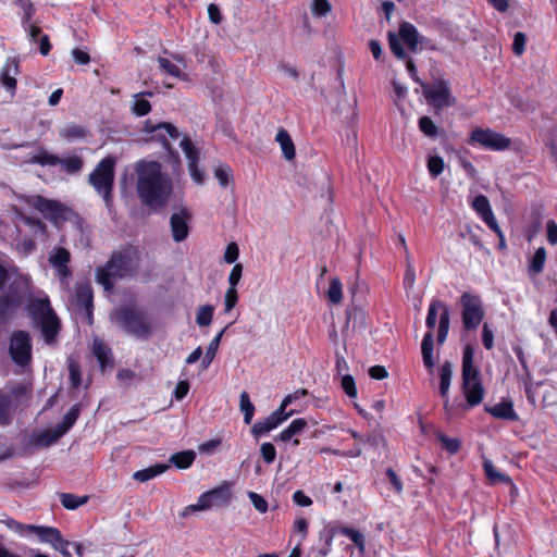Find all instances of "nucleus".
Masks as SVG:
<instances>
[{"mask_svg": "<svg viewBox=\"0 0 557 557\" xmlns=\"http://www.w3.org/2000/svg\"><path fill=\"white\" fill-rule=\"evenodd\" d=\"M134 171L137 175V194L141 202L154 210L165 207L173 191V182L162 172L161 164L143 159L134 164Z\"/></svg>", "mask_w": 557, "mask_h": 557, "instance_id": "f257e3e1", "label": "nucleus"}, {"mask_svg": "<svg viewBox=\"0 0 557 557\" xmlns=\"http://www.w3.org/2000/svg\"><path fill=\"white\" fill-rule=\"evenodd\" d=\"M139 268V258L135 250L114 253L111 259L96 270L97 282L106 290H111L117 278L133 275Z\"/></svg>", "mask_w": 557, "mask_h": 557, "instance_id": "f03ea898", "label": "nucleus"}, {"mask_svg": "<svg viewBox=\"0 0 557 557\" xmlns=\"http://www.w3.org/2000/svg\"><path fill=\"white\" fill-rule=\"evenodd\" d=\"M461 392L466 399L465 407L473 408L479 406L485 396L481 372L474 366V349L467 345L462 354Z\"/></svg>", "mask_w": 557, "mask_h": 557, "instance_id": "7ed1b4c3", "label": "nucleus"}, {"mask_svg": "<svg viewBox=\"0 0 557 557\" xmlns=\"http://www.w3.org/2000/svg\"><path fill=\"white\" fill-rule=\"evenodd\" d=\"M27 310L36 325L41 330L47 343H52L60 330V322L53 312L47 294L38 292L28 298Z\"/></svg>", "mask_w": 557, "mask_h": 557, "instance_id": "20e7f679", "label": "nucleus"}, {"mask_svg": "<svg viewBox=\"0 0 557 557\" xmlns=\"http://www.w3.org/2000/svg\"><path fill=\"white\" fill-rule=\"evenodd\" d=\"M8 529L15 532L21 537L32 539L37 537L39 542L51 544L52 547L61 554L67 556L69 541L64 540L61 532L53 527L24 524L12 518H7L0 521Z\"/></svg>", "mask_w": 557, "mask_h": 557, "instance_id": "39448f33", "label": "nucleus"}, {"mask_svg": "<svg viewBox=\"0 0 557 557\" xmlns=\"http://www.w3.org/2000/svg\"><path fill=\"white\" fill-rule=\"evenodd\" d=\"M114 165L113 157L102 159L94 171L89 174V183L96 193L102 197L106 206L112 205V188L114 183Z\"/></svg>", "mask_w": 557, "mask_h": 557, "instance_id": "423d86ee", "label": "nucleus"}, {"mask_svg": "<svg viewBox=\"0 0 557 557\" xmlns=\"http://www.w3.org/2000/svg\"><path fill=\"white\" fill-rule=\"evenodd\" d=\"M307 394L306 389L296 391L294 394H289L281 403V406L277 410L273 411L269 417L264 420L258 421L253 424L251 429V433L256 437H260L270 433L272 430L276 429L283 422H285L289 417L293 416L294 411L286 412L287 406H289L294 400L298 399L301 396Z\"/></svg>", "mask_w": 557, "mask_h": 557, "instance_id": "0eeeda50", "label": "nucleus"}, {"mask_svg": "<svg viewBox=\"0 0 557 557\" xmlns=\"http://www.w3.org/2000/svg\"><path fill=\"white\" fill-rule=\"evenodd\" d=\"M232 499V491L227 484H223L211 491L202 493L196 504L186 506L181 512V517L186 518L196 511L210 510L218 507L227 506Z\"/></svg>", "mask_w": 557, "mask_h": 557, "instance_id": "6e6552de", "label": "nucleus"}, {"mask_svg": "<svg viewBox=\"0 0 557 557\" xmlns=\"http://www.w3.org/2000/svg\"><path fill=\"white\" fill-rule=\"evenodd\" d=\"M114 318L127 333L136 337L148 338L151 334V323L149 320L140 312L131 308L116 310Z\"/></svg>", "mask_w": 557, "mask_h": 557, "instance_id": "1a4fd4ad", "label": "nucleus"}, {"mask_svg": "<svg viewBox=\"0 0 557 557\" xmlns=\"http://www.w3.org/2000/svg\"><path fill=\"white\" fill-rule=\"evenodd\" d=\"M470 145H478L485 150L504 151L511 146V139L492 128L475 127L469 137Z\"/></svg>", "mask_w": 557, "mask_h": 557, "instance_id": "9d476101", "label": "nucleus"}, {"mask_svg": "<svg viewBox=\"0 0 557 557\" xmlns=\"http://www.w3.org/2000/svg\"><path fill=\"white\" fill-rule=\"evenodd\" d=\"M30 203L44 215V218L50 220L55 225L70 221L74 216V212L70 207L57 200L35 196Z\"/></svg>", "mask_w": 557, "mask_h": 557, "instance_id": "9b49d317", "label": "nucleus"}, {"mask_svg": "<svg viewBox=\"0 0 557 557\" xmlns=\"http://www.w3.org/2000/svg\"><path fill=\"white\" fill-rule=\"evenodd\" d=\"M143 133L145 134V141L159 143L166 150H170V140L178 138L177 128L166 122L154 123L151 120H146L143 125Z\"/></svg>", "mask_w": 557, "mask_h": 557, "instance_id": "f8f14e48", "label": "nucleus"}, {"mask_svg": "<svg viewBox=\"0 0 557 557\" xmlns=\"http://www.w3.org/2000/svg\"><path fill=\"white\" fill-rule=\"evenodd\" d=\"M437 317L440 318L437 342L442 345L446 341L449 331V309L445 302L432 299L425 319V324L430 330L435 327Z\"/></svg>", "mask_w": 557, "mask_h": 557, "instance_id": "ddd939ff", "label": "nucleus"}, {"mask_svg": "<svg viewBox=\"0 0 557 557\" xmlns=\"http://www.w3.org/2000/svg\"><path fill=\"white\" fill-rule=\"evenodd\" d=\"M461 319L467 331L476 330L484 318L482 301L479 296L465 293L461 296Z\"/></svg>", "mask_w": 557, "mask_h": 557, "instance_id": "4468645a", "label": "nucleus"}, {"mask_svg": "<svg viewBox=\"0 0 557 557\" xmlns=\"http://www.w3.org/2000/svg\"><path fill=\"white\" fill-rule=\"evenodd\" d=\"M423 95L428 102L436 109L455 106L456 98L451 95L449 84L446 81H436L432 85L421 84Z\"/></svg>", "mask_w": 557, "mask_h": 557, "instance_id": "2eb2a0df", "label": "nucleus"}, {"mask_svg": "<svg viewBox=\"0 0 557 557\" xmlns=\"http://www.w3.org/2000/svg\"><path fill=\"white\" fill-rule=\"evenodd\" d=\"M12 360L18 366H26L32 359L30 336L25 331H17L12 334L9 347Z\"/></svg>", "mask_w": 557, "mask_h": 557, "instance_id": "dca6fc26", "label": "nucleus"}, {"mask_svg": "<svg viewBox=\"0 0 557 557\" xmlns=\"http://www.w3.org/2000/svg\"><path fill=\"white\" fill-rule=\"evenodd\" d=\"M48 262L62 284L72 275V271L69 265L71 262V253L67 249L63 247H54L49 252Z\"/></svg>", "mask_w": 557, "mask_h": 557, "instance_id": "f3484780", "label": "nucleus"}, {"mask_svg": "<svg viewBox=\"0 0 557 557\" xmlns=\"http://www.w3.org/2000/svg\"><path fill=\"white\" fill-rule=\"evenodd\" d=\"M180 146L185 153V157L188 161V170L193 181L196 184H202L205 181V172L198 166L199 161V151L191 143L188 137H184Z\"/></svg>", "mask_w": 557, "mask_h": 557, "instance_id": "a211bd4d", "label": "nucleus"}, {"mask_svg": "<svg viewBox=\"0 0 557 557\" xmlns=\"http://www.w3.org/2000/svg\"><path fill=\"white\" fill-rule=\"evenodd\" d=\"M471 207L491 230H493L498 236H502V230L495 219V215L493 213V210L486 196H476L472 200Z\"/></svg>", "mask_w": 557, "mask_h": 557, "instance_id": "6ab92c4d", "label": "nucleus"}, {"mask_svg": "<svg viewBox=\"0 0 557 557\" xmlns=\"http://www.w3.org/2000/svg\"><path fill=\"white\" fill-rule=\"evenodd\" d=\"M190 214L186 209H181L171 215V231L173 239L177 243L183 242L188 236V221Z\"/></svg>", "mask_w": 557, "mask_h": 557, "instance_id": "aec40b11", "label": "nucleus"}, {"mask_svg": "<svg viewBox=\"0 0 557 557\" xmlns=\"http://www.w3.org/2000/svg\"><path fill=\"white\" fill-rule=\"evenodd\" d=\"M91 350L92 355L97 358L102 371H104L107 368H112V351L101 338H94Z\"/></svg>", "mask_w": 557, "mask_h": 557, "instance_id": "412c9836", "label": "nucleus"}, {"mask_svg": "<svg viewBox=\"0 0 557 557\" xmlns=\"http://www.w3.org/2000/svg\"><path fill=\"white\" fill-rule=\"evenodd\" d=\"M453 379V364L445 361L440 369V394L444 399V408L448 410L449 398L448 393Z\"/></svg>", "mask_w": 557, "mask_h": 557, "instance_id": "4be33fe9", "label": "nucleus"}, {"mask_svg": "<svg viewBox=\"0 0 557 557\" xmlns=\"http://www.w3.org/2000/svg\"><path fill=\"white\" fill-rule=\"evenodd\" d=\"M76 298L85 311L88 324L92 323V290L88 284L78 285L76 288Z\"/></svg>", "mask_w": 557, "mask_h": 557, "instance_id": "5701e85b", "label": "nucleus"}, {"mask_svg": "<svg viewBox=\"0 0 557 557\" xmlns=\"http://www.w3.org/2000/svg\"><path fill=\"white\" fill-rule=\"evenodd\" d=\"M483 469H484L486 478L488 479V481L492 484L506 483V484L510 485L511 493L517 492V486L513 484L511 479L508 475H506L505 473L498 471L497 468L494 466V463L491 460L484 459Z\"/></svg>", "mask_w": 557, "mask_h": 557, "instance_id": "b1692460", "label": "nucleus"}, {"mask_svg": "<svg viewBox=\"0 0 557 557\" xmlns=\"http://www.w3.org/2000/svg\"><path fill=\"white\" fill-rule=\"evenodd\" d=\"M79 414V409L77 406H73L64 416L61 423H59L51 432L52 436L50 442L57 441L62 435H64L76 422Z\"/></svg>", "mask_w": 557, "mask_h": 557, "instance_id": "393cba45", "label": "nucleus"}, {"mask_svg": "<svg viewBox=\"0 0 557 557\" xmlns=\"http://www.w3.org/2000/svg\"><path fill=\"white\" fill-rule=\"evenodd\" d=\"M486 411L497 419H505L515 421L518 416L513 409V405L510 400H503L493 407H486Z\"/></svg>", "mask_w": 557, "mask_h": 557, "instance_id": "a878e982", "label": "nucleus"}, {"mask_svg": "<svg viewBox=\"0 0 557 557\" xmlns=\"http://www.w3.org/2000/svg\"><path fill=\"white\" fill-rule=\"evenodd\" d=\"M59 135L67 143L83 139L88 135V131L79 124L69 123L59 129Z\"/></svg>", "mask_w": 557, "mask_h": 557, "instance_id": "bb28decb", "label": "nucleus"}, {"mask_svg": "<svg viewBox=\"0 0 557 557\" xmlns=\"http://www.w3.org/2000/svg\"><path fill=\"white\" fill-rule=\"evenodd\" d=\"M434 337L432 331L424 334L421 343L422 360L425 368L433 369L435 360L433 358Z\"/></svg>", "mask_w": 557, "mask_h": 557, "instance_id": "cd10ccee", "label": "nucleus"}, {"mask_svg": "<svg viewBox=\"0 0 557 557\" xmlns=\"http://www.w3.org/2000/svg\"><path fill=\"white\" fill-rule=\"evenodd\" d=\"M399 37L405 41L407 47L414 51L419 44L418 29L410 23L404 22L399 27Z\"/></svg>", "mask_w": 557, "mask_h": 557, "instance_id": "c85d7f7f", "label": "nucleus"}, {"mask_svg": "<svg viewBox=\"0 0 557 557\" xmlns=\"http://www.w3.org/2000/svg\"><path fill=\"white\" fill-rule=\"evenodd\" d=\"M275 140L281 147L284 158L288 161L293 160L296 156V150L287 131L284 128L278 129Z\"/></svg>", "mask_w": 557, "mask_h": 557, "instance_id": "c756f323", "label": "nucleus"}, {"mask_svg": "<svg viewBox=\"0 0 557 557\" xmlns=\"http://www.w3.org/2000/svg\"><path fill=\"white\" fill-rule=\"evenodd\" d=\"M547 252L544 247H539L532 258L529 260L528 273L530 276H535L543 272Z\"/></svg>", "mask_w": 557, "mask_h": 557, "instance_id": "7c9ffc66", "label": "nucleus"}, {"mask_svg": "<svg viewBox=\"0 0 557 557\" xmlns=\"http://www.w3.org/2000/svg\"><path fill=\"white\" fill-rule=\"evenodd\" d=\"M168 469H169V465L157 463V465L150 466L146 469L136 471L133 474V479L138 482H147V481L152 480L156 476L164 473Z\"/></svg>", "mask_w": 557, "mask_h": 557, "instance_id": "2f4dec72", "label": "nucleus"}, {"mask_svg": "<svg viewBox=\"0 0 557 557\" xmlns=\"http://www.w3.org/2000/svg\"><path fill=\"white\" fill-rule=\"evenodd\" d=\"M22 302V297L14 290H9L0 299V318L5 317L9 312L17 308Z\"/></svg>", "mask_w": 557, "mask_h": 557, "instance_id": "473e14b6", "label": "nucleus"}, {"mask_svg": "<svg viewBox=\"0 0 557 557\" xmlns=\"http://www.w3.org/2000/svg\"><path fill=\"white\" fill-rule=\"evenodd\" d=\"M307 426V421L304 418H298L292 421V423L284 429L277 436L276 440L287 442L295 435H299Z\"/></svg>", "mask_w": 557, "mask_h": 557, "instance_id": "72a5a7b5", "label": "nucleus"}, {"mask_svg": "<svg viewBox=\"0 0 557 557\" xmlns=\"http://www.w3.org/2000/svg\"><path fill=\"white\" fill-rule=\"evenodd\" d=\"M144 96H151V92H139L133 96L132 112L137 116H145L151 111V104Z\"/></svg>", "mask_w": 557, "mask_h": 557, "instance_id": "f704fd0d", "label": "nucleus"}, {"mask_svg": "<svg viewBox=\"0 0 557 557\" xmlns=\"http://www.w3.org/2000/svg\"><path fill=\"white\" fill-rule=\"evenodd\" d=\"M225 330H226V327H224L220 333H218L209 343L206 354L201 360L202 369H207L213 361V359L216 355V351L220 347V343H221V339H222V336H223Z\"/></svg>", "mask_w": 557, "mask_h": 557, "instance_id": "c9c22d12", "label": "nucleus"}, {"mask_svg": "<svg viewBox=\"0 0 557 557\" xmlns=\"http://www.w3.org/2000/svg\"><path fill=\"white\" fill-rule=\"evenodd\" d=\"M196 459V453L194 450H184L173 454L170 457V461L180 469L189 468Z\"/></svg>", "mask_w": 557, "mask_h": 557, "instance_id": "e433bc0d", "label": "nucleus"}, {"mask_svg": "<svg viewBox=\"0 0 557 557\" xmlns=\"http://www.w3.org/2000/svg\"><path fill=\"white\" fill-rule=\"evenodd\" d=\"M60 502L64 508H66L69 510H75L79 506H83L88 502V496L87 495L77 496V495L71 494V493H62L60 495Z\"/></svg>", "mask_w": 557, "mask_h": 557, "instance_id": "4c0bfd02", "label": "nucleus"}, {"mask_svg": "<svg viewBox=\"0 0 557 557\" xmlns=\"http://www.w3.org/2000/svg\"><path fill=\"white\" fill-rule=\"evenodd\" d=\"M214 307L212 305H202L197 309L196 323L200 327L209 326L212 322Z\"/></svg>", "mask_w": 557, "mask_h": 557, "instance_id": "58836bf2", "label": "nucleus"}, {"mask_svg": "<svg viewBox=\"0 0 557 557\" xmlns=\"http://www.w3.org/2000/svg\"><path fill=\"white\" fill-rule=\"evenodd\" d=\"M160 69L168 75L175 78H184L185 75L181 71L180 66L168 58L159 57L157 59Z\"/></svg>", "mask_w": 557, "mask_h": 557, "instance_id": "ea45409f", "label": "nucleus"}, {"mask_svg": "<svg viewBox=\"0 0 557 557\" xmlns=\"http://www.w3.org/2000/svg\"><path fill=\"white\" fill-rule=\"evenodd\" d=\"M239 406H240V410L244 414V422L246 424H250L252 421L253 413H255V406L251 403L250 397L247 392L240 393Z\"/></svg>", "mask_w": 557, "mask_h": 557, "instance_id": "a19ab883", "label": "nucleus"}, {"mask_svg": "<svg viewBox=\"0 0 557 557\" xmlns=\"http://www.w3.org/2000/svg\"><path fill=\"white\" fill-rule=\"evenodd\" d=\"M62 170L69 174L77 173L83 168V160L79 157H69L64 159L59 158V163Z\"/></svg>", "mask_w": 557, "mask_h": 557, "instance_id": "79ce46f5", "label": "nucleus"}, {"mask_svg": "<svg viewBox=\"0 0 557 557\" xmlns=\"http://www.w3.org/2000/svg\"><path fill=\"white\" fill-rule=\"evenodd\" d=\"M310 10L314 17L321 18L331 13L332 4L329 0H312Z\"/></svg>", "mask_w": 557, "mask_h": 557, "instance_id": "37998d69", "label": "nucleus"}, {"mask_svg": "<svg viewBox=\"0 0 557 557\" xmlns=\"http://www.w3.org/2000/svg\"><path fill=\"white\" fill-rule=\"evenodd\" d=\"M29 162L40 165H57L59 163V158L46 150H40L38 153L30 157Z\"/></svg>", "mask_w": 557, "mask_h": 557, "instance_id": "c03bdc74", "label": "nucleus"}, {"mask_svg": "<svg viewBox=\"0 0 557 557\" xmlns=\"http://www.w3.org/2000/svg\"><path fill=\"white\" fill-rule=\"evenodd\" d=\"M327 297L331 302L339 304L343 299V286L339 278L334 277L330 282V287L327 290Z\"/></svg>", "mask_w": 557, "mask_h": 557, "instance_id": "a18cd8bd", "label": "nucleus"}, {"mask_svg": "<svg viewBox=\"0 0 557 557\" xmlns=\"http://www.w3.org/2000/svg\"><path fill=\"white\" fill-rule=\"evenodd\" d=\"M341 533L350 539L356 544L360 553L364 552L366 543L364 536L362 535L361 532L351 528H343L341 530Z\"/></svg>", "mask_w": 557, "mask_h": 557, "instance_id": "49530a36", "label": "nucleus"}, {"mask_svg": "<svg viewBox=\"0 0 557 557\" xmlns=\"http://www.w3.org/2000/svg\"><path fill=\"white\" fill-rule=\"evenodd\" d=\"M419 129L430 138H435L438 135L437 126L429 116L419 119Z\"/></svg>", "mask_w": 557, "mask_h": 557, "instance_id": "de8ad7c7", "label": "nucleus"}, {"mask_svg": "<svg viewBox=\"0 0 557 557\" xmlns=\"http://www.w3.org/2000/svg\"><path fill=\"white\" fill-rule=\"evenodd\" d=\"M444 159L440 156H431L428 159V170L432 177H437L444 171Z\"/></svg>", "mask_w": 557, "mask_h": 557, "instance_id": "09e8293b", "label": "nucleus"}, {"mask_svg": "<svg viewBox=\"0 0 557 557\" xmlns=\"http://www.w3.org/2000/svg\"><path fill=\"white\" fill-rule=\"evenodd\" d=\"M214 176L221 187H226L232 180V169L226 164H221L215 168Z\"/></svg>", "mask_w": 557, "mask_h": 557, "instance_id": "8fccbe9b", "label": "nucleus"}, {"mask_svg": "<svg viewBox=\"0 0 557 557\" xmlns=\"http://www.w3.org/2000/svg\"><path fill=\"white\" fill-rule=\"evenodd\" d=\"M388 44H389V48H391L392 52L395 54L396 58H398V59L406 58V52L400 44V38L396 34L388 33Z\"/></svg>", "mask_w": 557, "mask_h": 557, "instance_id": "3c124183", "label": "nucleus"}, {"mask_svg": "<svg viewBox=\"0 0 557 557\" xmlns=\"http://www.w3.org/2000/svg\"><path fill=\"white\" fill-rule=\"evenodd\" d=\"M437 440L442 443L444 448L450 454H455L460 448V442L455 437H448L443 433H437Z\"/></svg>", "mask_w": 557, "mask_h": 557, "instance_id": "603ef678", "label": "nucleus"}, {"mask_svg": "<svg viewBox=\"0 0 557 557\" xmlns=\"http://www.w3.org/2000/svg\"><path fill=\"white\" fill-rule=\"evenodd\" d=\"M341 385L347 396H349L350 398L357 397V387L355 380L351 375H343L341 380Z\"/></svg>", "mask_w": 557, "mask_h": 557, "instance_id": "864d4df0", "label": "nucleus"}, {"mask_svg": "<svg viewBox=\"0 0 557 557\" xmlns=\"http://www.w3.org/2000/svg\"><path fill=\"white\" fill-rule=\"evenodd\" d=\"M69 372L72 387H78L82 382L81 369L77 362L69 360Z\"/></svg>", "mask_w": 557, "mask_h": 557, "instance_id": "5fc2aeb1", "label": "nucleus"}, {"mask_svg": "<svg viewBox=\"0 0 557 557\" xmlns=\"http://www.w3.org/2000/svg\"><path fill=\"white\" fill-rule=\"evenodd\" d=\"M260 453L268 465L272 463L276 458V449L272 443H263L260 447Z\"/></svg>", "mask_w": 557, "mask_h": 557, "instance_id": "6e6d98bb", "label": "nucleus"}, {"mask_svg": "<svg viewBox=\"0 0 557 557\" xmlns=\"http://www.w3.org/2000/svg\"><path fill=\"white\" fill-rule=\"evenodd\" d=\"M238 294L236 288H228L224 296V312L228 313L237 304Z\"/></svg>", "mask_w": 557, "mask_h": 557, "instance_id": "4d7b16f0", "label": "nucleus"}, {"mask_svg": "<svg viewBox=\"0 0 557 557\" xmlns=\"http://www.w3.org/2000/svg\"><path fill=\"white\" fill-rule=\"evenodd\" d=\"M248 497L251 500L253 507L261 513L268 511V502L259 494L249 492Z\"/></svg>", "mask_w": 557, "mask_h": 557, "instance_id": "13d9d810", "label": "nucleus"}, {"mask_svg": "<svg viewBox=\"0 0 557 557\" xmlns=\"http://www.w3.org/2000/svg\"><path fill=\"white\" fill-rule=\"evenodd\" d=\"M527 38L525 35L521 32L515 34L512 50L517 55H521L525 49Z\"/></svg>", "mask_w": 557, "mask_h": 557, "instance_id": "bf43d9fd", "label": "nucleus"}, {"mask_svg": "<svg viewBox=\"0 0 557 557\" xmlns=\"http://www.w3.org/2000/svg\"><path fill=\"white\" fill-rule=\"evenodd\" d=\"M482 343L487 350L494 347V333L487 323L482 327Z\"/></svg>", "mask_w": 557, "mask_h": 557, "instance_id": "052dcab7", "label": "nucleus"}, {"mask_svg": "<svg viewBox=\"0 0 557 557\" xmlns=\"http://www.w3.org/2000/svg\"><path fill=\"white\" fill-rule=\"evenodd\" d=\"M243 274V265L240 263H236L230 275H228V288H236L237 284L239 283Z\"/></svg>", "mask_w": 557, "mask_h": 557, "instance_id": "680f3d73", "label": "nucleus"}, {"mask_svg": "<svg viewBox=\"0 0 557 557\" xmlns=\"http://www.w3.org/2000/svg\"><path fill=\"white\" fill-rule=\"evenodd\" d=\"M239 256V248L236 243H230L224 252V260L227 263H234Z\"/></svg>", "mask_w": 557, "mask_h": 557, "instance_id": "e2e57ef3", "label": "nucleus"}, {"mask_svg": "<svg viewBox=\"0 0 557 557\" xmlns=\"http://www.w3.org/2000/svg\"><path fill=\"white\" fill-rule=\"evenodd\" d=\"M294 532L300 534V543L306 539L308 534V521L299 517L294 521Z\"/></svg>", "mask_w": 557, "mask_h": 557, "instance_id": "0e129e2a", "label": "nucleus"}, {"mask_svg": "<svg viewBox=\"0 0 557 557\" xmlns=\"http://www.w3.org/2000/svg\"><path fill=\"white\" fill-rule=\"evenodd\" d=\"M416 282V271L410 260L407 259V269L404 275V285L406 288H412Z\"/></svg>", "mask_w": 557, "mask_h": 557, "instance_id": "69168bd1", "label": "nucleus"}, {"mask_svg": "<svg viewBox=\"0 0 557 557\" xmlns=\"http://www.w3.org/2000/svg\"><path fill=\"white\" fill-rule=\"evenodd\" d=\"M0 85L14 95L16 89V78L1 72Z\"/></svg>", "mask_w": 557, "mask_h": 557, "instance_id": "338daca9", "label": "nucleus"}, {"mask_svg": "<svg viewBox=\"0 0 557 557\" xmlns=\"http://www.w3.org/2000/svg\"><path fill=\"white\" fill-rule=\"evenodd\" d=\"M547 242L550 245H557V223L548 220L546 223Z\"/></svg>", "mask_w": 557, "mask_h": 557, "instance_id": "774afa93", "label": "nucleus"}]
</instances>
